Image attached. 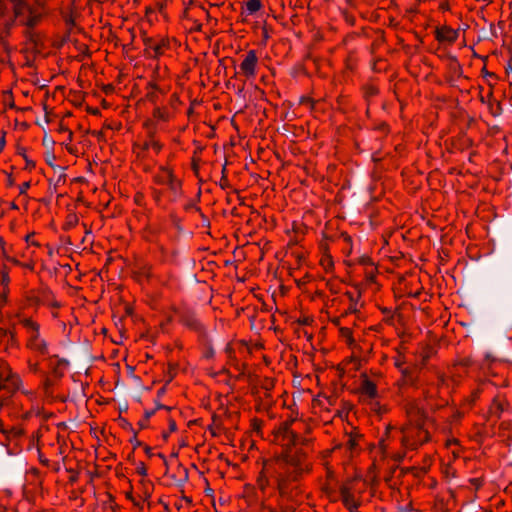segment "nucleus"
Returning <instances> with one entry per match:
<instances>
[{
  "label": "nucleus",
  "instance_id": "nucleus-34",
  "mask_svg": "<svg viewBox=\"0 0 512 512\" xmlns=\"http://www.w3.org/2000/svg\"><path fill=\"white\" fill-rule=\"evenodd\" d=\"M154 116H155V117H158V118H160V119H163V118H164V116H163V114H162V112L160 111V109H159V108H156V109L154 110Z\"/></svg>",
  "mask_w": 512,
  "mask_h": 512
},
{
  "label": "nucleus",
  "instance_id": "nucleus-11",
  "mask_svg": "<svg viewBox=\"0 0 512 512\" xmlns=\"http://www.w3.org/2000/svg\"><path fill=\"white\" fill-rule=\"evenodd\" d=\"M32 347L38 351H40L41 353H45L46 352V349H47V343L45 340H39V341H36V342H32Z\"/></svg>",
  "mask_w": 512,
  "mask_h": 512
},
{
  "label": "nucleus",
  "instance_id": "nucleus-8",
  "mask_svg": "<svg viewBox=\"0 0 512 512\" xmlns=\"http://www.w3.org/2000/svg\"><path fill=\"white\" fill-rule=\"evenodd\" d=\"M24 324L26 327L31 329L33 332L32 341L33 342L39 341L40 340L39 339V326L30 320H25Z\"/></svg>",
  "mask_w": 512,
  "mask_h": 512
},
{
  "label": "nucleus",
  "instance_id": "nucleus-16",
  "mask_svg": "<svg viewBox=\"0 0 512 512\" xmlns=\"http://www.w3.org/2000/svg\"><path fill=\"white\" fill-rule=\"evenodd\" d=\"M144 42H145L146 46H148L149 48L153 49L156 54H160L161 53V46L160 45H154L153 46L152 45V40L150 38H145Z\"/></svg>",
  "mask_w": 512,
  "mask_h": 512
},
{
  "label": "nucleus",
  "instance_id": "nucleus-25",
  "mask_svg": "<svg viewBox=\"0 0 512 512\" xmlns=\"http://www.w3.org/2000/svg\"><path fill=\"white\" fill-rule=\"evenodd\" d=\"M347 445L349 446L350 449H354L357 444H356L355 439H353L352 437H349V439L347 441Z\"/></svg>",
  "mask_w": 512,
  "mask_h": 512
},
{
  "label": "nucleus",
  "instance_id": "nucleus-22",
  "mask_svg": "<svg viewBox=\"0 0 512 512\" xmlns=\"http://www.w3.org/2000/svg\"><path fill=\"white\" fill-rule=\"evenodd\" d=\"M311 322H312V319H310L309 317H304V318L298 320V323L301 325H308Z\"/></svg>",
  "mask_w": 512,
  "mask_h": 512
},
{
  "label": "nucleus",
  "instance_id": "nucleus-54",
  "mask_svg": "<svg viewBox=\"0 0 512 512\" xmlns=\"http://www.w3.org/2000/svg\"><path fill=\"white\" fill-rule=\"evenodd\" d=\"M193 169H194L195 173H197V171H198V166H197L196 164H194V165H193Z\"/></svg>",
  "mask_w": 512,
  "mask_h": 512
},
{
  "label": "nucleus",
  "instance_id": "nucleus-2",
  "mask_svg": "<svg viewBox=\"0 0 512 512\" xmlns=\"http://www.w3.org/2000/svg\"><path fill=\"white\" fill-rule=\"evenodd\" d=\"M257 63V56L254 50H250L246 58L241 64V70L247 75V76H253L255 74V66Z\"/></svg>",
  "mask_w": 512,
  "mask_h": 512
},
{
  "label": "nucleus",
  "instance_id": "nucleus-33",
  "mask_svg": "<svg viewBox=\"0 0 512 512\" xmlns=\"http://www.w3.org/2000/svg\"><path fill=\"white\" fill-rule=\"evenodd\" d=\"M59 131H61V132H63V131H68V132H69V140H71V139H72V135H73V134H72V132H71V131H69V130L64 126V125L59 124Z\"/></svg>",
  "mask_w": 512,
  "mask_h": 512
},
{
  "label": "nucleus",
  "instance_id": "nucleus-5",
  "mask_svg": "<svg viewBox=\"0 0 512 512\" xmlns=\"http://www.w3.org/2000/svg\"><path fill=\"white\" fill-rule=\"evenodd\" d=\"M6 382L8 383V385H2L0 383V390L3 388H9L14 391V390H17L21 385V379L16 374H14V376Z\"/></svg>",
  "mask_w": 512,
  "mask_h": 512
},
{
  "label": "nucleus",
  "instance_id": "nucleus-45",
  "mask_svg": "<svg viewBox=\"0 0 512 512\" xmlns=\"http://www.w3.org/2000/svg\"><path fill=\"white\" fill-rule=\"evenodd\" d=\"M205 492L207 495L212 496L214 491L210 487H207Z\"/></svg>",
  "mask_w": 512,
  "mask_h": 512
},
{
  "label": "nucleus",
  "instance_id": "nucleus-21",
  "mask_svg": "<svg viewBox=\"0 0 512 512\" xmlns=\"http://www.w3.org/2000/svg\"><path fill=\"white\" fill-rule=\"evenodd\" d=\"M30 187V182H25L23 183L19 190H20V194H24L26 192V190Z\"/></svg>",
  "mask_w": 512,
  "mask_h": 512
},
{
  "label": "nucleus",
  "instance_id": "nucleus-46",
  "mask_svg": "<svg viewBox=\"0 0 512 512\" xmlns=\"http://www.w3.org/2000/svg\"><path fill=\"white\" fill-rule=\"evenodd\" d=\"M170 183H171V189H172L174 192H176V191H177V187H178V185H177V184H174V183L172 182V180H170Z\"/></svg>",
  "mask_w": 512,
  "mask_h": 512
},
{
  "label": "nucleus",
  "instance_id": "nucleus-29",
  "mask_svg": "<svg viewBox=\"0 0 512 512\" xmlns=\"http://www.w3.org/2000/svg\"><path fill=\"white\" fill-rule=\"evenodd\" d=\"M176 429H177V425H176L175 421L170 419L169 420V430L174 432V431H176Z\"/></svg>",
  "mask_w": 512,
  "mask_h": 512
},
{
  "label": "nucleus",
  "instance_id": "nucleus-39",
  "mask_svg": "<svg viewBox=\"0 0 512 512\" xmlns=\"http://www.w3.org/2000/svg\"><path fill=\"white\" fill-rule=\"evenodd\" d=\"M144 450H145V453H146L149 457L153 456V453H152L151 448H150L149 446H145V447H144Z\"/></svg>",
  "mask_w": 512,
  "mask_h": 512
},
{
  "label": "nucleus",
  "instance_id": "nucleus-27",
  "mask_svg": "<svg viewBox=\"0 0 512 512\" xmlns=\"http://www.w3.org/2000/svg\"><path fill=\"white\" fill-rule=\"evenodd\" d=\"M214 354H215V351H214V349L210 346V347H208V349H207V351H206V353H205V357H207V358H211V357H213V356H214Z\"/></svg>",
  "mask_w": 512,
  "mask_h": 512
},
{
  "label": "nucleus",
  "instance_id": "nucleus-30",
  "mask_svg": "<svg viewBox=\"0 0 512 512\" xmlns=\"http://www.w3.org/2000/svg\"><path fill=\"white\" fill-rule=\"evenodd\" d=\"M360 263H361V264H364V265H366V264H371V265H372V264H373V263H372V261H371V259H370V258H368V257H366V256H363V257L360 259Z\"/></svg>",
  "mask_w": 512,
  "mask_h": 512
},
{
  "label": "nucleus",
  "instance_id": "nucleus-14",
  "mask_svg": "<svg viewBox=\"0 0 512 512\" xmlns=\"http://www.w3.org/2000/svg\"><path fill=\"white\" fill-rule=\"evenodd\" d=\"M13 376L14 373L9 368H5L3 371L0 372V378L4 382L10 380Z\"/></svg>",
  "mask_w": 512,
  "mask_h": 512
},
{
  "label": "nucleus",
  "instance_id": "nucleus-57",
  "mask_svg": "<svg viewBox=\"0 0 512 512\" xmlns=\"http://www.w3.org/2000/svg\"><path fill=\"white\" fill-rule=\"evenodd\" d=\"M11 208L17 209L18 207H17V205L15 203H11Z\"/></svg>",
  "mask_w": 512,
  "mask_h": 512
},
{
  "label": "nucleus",
  "instance_id": "nucleus-19",
  "mask_svg": "<svg viewBox=\"0 0 512 512\" xmlns=\"http://www.w3.org/2000/svg\"><path fill=\"white\" fill-rule=\"evenodd\" d=\"M341 334L344 337H347L349 344H352L353 338L351 336V331L348 328H341Z\"/></svg>",
  "mask_w": 512,
  "mask_h": 512
},
{
  "label": "nucleus",
  "instance_id": "nucleus-35",
  "mask_svg": "<svg viewBox=\"0 0 512 512\" xmlns=\"http://www.w3.org/2000/svg\"><path fill=\"white\" fill-rule=\"evenodd\" d=\"M25 152H26L25 148H23V147H21V146H18V147H17V153H18L19 155H21L23 158H24V155H26V153H25Z\"/></svg>",
  "mask_w": 512,
  "mask_h": 512
},
{
  "label": "nucleus",
  "instance_id": "nucleus-63",
  "mask_svg": "<svg viewBox=\"0 0 512 512\" xmlns=\"http://www.w3.org/2000/svg\"><path fill=\"white\" fill-rule=\"evenodd\" d=\"M65 243L71 244L70 239H69V238H67V239L65 240Z\"/></svg>",
  "mask_w": 512,
  "mask_h": 512
},
{
  "label": "nucleus",
  "instance_id": "nucleus-1",
  "mask_svg": "<svg viewBox=\"0 0 512 512\" xmlns=\"http://www.w3.org/2000/svg\"><path fill=\"white\" fill-rule=\"evenodd\" d=\"M36 124L40 127H42L43 131H44V137H43V145L44 147H46L47 151L45 153V160H46V163L52 168L54 169L55 171H60L61 172V175L59 176V179L58 181L62 180L65 178V173L64 171L66 170L65 167H62V166H59V165H56L54 164V160H55V155L53 153V146L55 144V141L48 137V133L46 131V129L42 126L41 122L39 120L36 121Z\"/></svg>",
  "mask_w": 512,
  "mask_h": 512
},
{
  "label": "nucleus",
  "instance_id": "nucleus-51",
  "mask_svg": "<svg viewBox=\"0 0 512 512\" xmlns=\"http://www.w3.org/2000/svg\"><path fill=\"white\" fill-rule=\"evenodd\" d=\"M168 436H169V435H168V433H166V432H164V433L162 434V437H163V439H164V440H167V439H168Z\"/></svg>",
  "mask_w": 512,
  "mask_h": 512
},
{
  "label": "nucleus",
  "instance_id": "nucleus-58",
  "mask_svg": "<svg viewBox=\"0 0 512 512\" xmlns=\"http://www.w3.org/2000/svg\"><path fill=\"white\" fill-rule=\"evenodd\" d=\"M117 386H118V387H122V388H124V384H123V383H120L119 381L117 382Z\"/></svg>",
  "mask_w": 512,
  "mask_h": 512
},
{
  "label": "nucleus",
  "instance_id": "nucleus-20",
  "mask_svg": "<svg viewBox=\"0 0 512 512\" xmlns=\"http://www.w3.org/2000/svg\"><path fill=\"white\" fill-rule=\"evenodd\" d=\"M137 472L142 475V476H146L147 475V470H146V467L145 465L142 463V462H139L137 464Z\"/></svg>",
  "mask_w": 512,
  "mask_h": 512
},
{
  "label": "nucleus",
  "instance_id": "nucleus-32",
  "mask_svg": "<svg viewBox=\"0 0 512 512\" xmlns=\"http://www.w3.org/2000/svg\"><path fill=\"white\" fill-rule=\"evenodd\" d=\"M35 22H36V19L29 17V18H27V20L25 21V24H26L27 26L32 27V26H34V25H35Z\"/></svg>",
  "mask_w": 512,
  "mask_h": 512
},
{
  "label": "nucleus",
  "instance_id": "nucleus-3",
  "mask_svg": "<svg viewBox=\"0 0 512 512\" xmlns=\"http://www.w3.org/2000/svg\"><path fill=\"white\" fill-rule=\"evenodd\" d=\"M445 34L443 33V30L437 29L436 30V38L439 41H448L450 43H453L457 37H458V31L453 30L450 27H445Z\"/></svg>",
  "mask_w": 512,
  "mask_h": 512
},
{
  "label": "nucleus",
  "instance_id": "nucleus-40",
  "mask_svg": "<svg viewBox=\"0 0 512 512\" xmlns=\"http://www.w3.org/2000/svg\"><path fill=\"white\" fill-rule=\"evenodd\" d=\"M483 74L485 77H495L494 73L488 72L485 68L483 69Z\"/></svg>",
  "mask_w": 512,
  "mask_h": 512
},
{
  "label": "nucleus",
  "instance_id": "nucleus-38",
  "mask_svg": "<svg viewBox=\"0 0 512 512\" xmlns=\"http://www.w3.org/2000/svg\"><path fill=\"white\" fill-rule=\"evenodd\" d=\"M324 266L331 267L333 265V262L330 258H327L325 261L322 262Z\"/></svg>",
  "mask_w": 512,
  "mask_h": 512
},
{
  "label": "nucleus",
  "instance_id": "nucleus-7",
  "mask_svg": "<svg viewBox=\"0 0 512 512\" xmlns=\"http://www.w3.org/2000/svg\"><path fill=\"white\" fill-rule=\"evenodd\" d=\"M261 7L262 4L260 0H248L246 2V10L248 11L249 14H253L259 11Z\"/></svg>",
  "mask_w": 512,
  "mask_h": 512
},
{
  "label": "nucleus",
  "instance_id": "nucleus-31",
  "mask_svg": "<svg viewBox=\"0 0 512 512\" xmlns=\"http://www.w3.org/2000/svg\"><path fill=\"white\" fill-rule=\"evenodd\" d=\"M128 410V403L125 401L119 405L120 412H126Z\"/></svg>",
  "mask_w": 512,
  "mask_h": 512
},
{
  "label": "nucleus",
  "instance_id": "nucleus-12",
  "mask_svg": "<svg viewBox=\"0 0 512 512\" xmlns=\"http://www.w3.org/2000/svg\"><path fill=\"white\" fill-rule=\"evenodd\" d=\"M78 223V217L74 213H70L67 217V222L65 228H71L74 227Z\"/></svg>",
  "mask_w": 512,
  "mask_h": 512
},
{
  "label": "nucleus",
  "instance_id": "nucleus-56",
  "mask_svg": "<svg viewBox=\"0 0 512 512\" xmlns=\"http://www.w3.org/2000/svg\"><path fill=\"white\" fill-rule=\"evenodd\" d=\"M220 186H221L222 188L226 187V183H225V181H222V182L220 183Z\"/></svg>",
  "mask_w": 512,
  "mask_h": 512
},
{
  "label": "nucleus",
  "instance_id": "nucleus-47",
  "mask_svg": "<svg viewBox=\"0 0 512 512\" xmlns=\"http://www.w3.org/2000/svg\"><path fill=\"white\" fill-rule=\"evenodd\" d=\"M68 40V36L64 37L61 41H59L58 46H62Z\"/></svg>",
  "mask_w": 512,
  "mask_h": 512
},
{
  "label": "nucleus",
  "instance_id": "nucleus-43",
  "mask_svg": "<svg viewBox=\"0 0 512 512\" xmlns=\"http://www.w3.org/2000/svg\"><path fill=\"white\" fill-rule=\"evenodd\" d=\"M138 425H139V427H140L141 429H144V428H146V427H147V424H146V422H145V421H139V422H138Z\"/></svg>",
  "mask_w": 512,
  "mask_h": 512
},
{
  "label": "nucleus",
  "instance_id": "nucleus-13",
  "mask_svg": "<svg viewBox=\"0 0 512 512\" xmlns=\"http://www.w3.org/2000/svg\"><path fill=\"white\" fill-rule=\"evenodd\" d=\"M285 462L289 465H292L295 467L296 472L300 473L302 471V468L300 467L299 461L292 457H285Z\"/></svg>",
  "mask_w": 512,
  "mask_h": 512
},
{
  "label": "nucleus",
  "instance_id": "nucleus-44",
  "mask_svg": "<svg viewBox=\"0 0 512 512\" xmlns=\"http://www.w3.org/2000/svg\"><path fill=\"white\" fill-rule=\"evenodd\" d=\"M44 110H45V113H46L44 121H45L46 123H49V122H50V119H49V117H48V112H47V107H46V106H44Z\"/></svg>",
  "mask_w": 512,
  "mask_h": 512
},
{
  "label": "nucleus",
  "instance_id": "nucleus-64",
  "mask_svg": "<svg viewBox=\"0 0 512 512\" xmlns=\"http://www.w3.org/2000/svg\"><path fill=\"white\" fill-rule=\"evenodd\" d=\"M9 106H10L11 108H14V107H15V105H14V103H13L12 101H11V104H9Z\"/></svg>",
  "mask_w": 512,
  "mask_h": 512
},
{
  "label": "nucleus",
  "instance_id": "nucleus-23",
  "mask_svg": "<svg viewBox=\"0 0 512 512\" xmlns=\"http://www.w3.org/2000/svg\"><path fill=\"white\" fill-rule=\"evenodd\" d=\"M188 480V471L184 469V477L178 481V485L182 486Z\"/></svg>",
  "mask_w": 512,
  "mask_h": 512
},
{
  "label": "nucleus",
  "instance_id": "nucleus-37",
  "mask_svg": "<svg viewBox=\"0 0 512 512\" xmlns=\"http://www.w3.org/2000/svg\"><path fill=\"white\" fill-rule=\"evenodd\" d=\"M23 9H26L29 12V7L23 5ZM23 14L22 7L17 8V15L20 16Z\"/></svg>",
  "mask_w": 512,
  "mask_h": 512
},
{
  "label": "nucleus",
  "instance_id": "nucleus-53",
  "mask_svg": "<svg viewBox=\"0 0 512 512\" xmlns=\"http://www.w3.org/2000/svg\"><path fill=\"white\" fill-rule=\"evenodd\" d=\"M158 456H159L160 458H162L164 461H166V460H165V457H164V455H163V454L159 453V454H158ZM165 464H167V462H165Z\"/></svg>",
  "mask_w": 512,
  "mask_h": 512
},
{
  "label": "nucleus",
  "instance_id": "nucleus-62",
  "mask_svg": "<svg viewBox=\"0 0 512 512\" xmlns=\"http://www.w3.org/2000/svg\"><path fill=\"white\" fill-rule=\"evenodd\" d=\"M22 127H23V128H27V127H28V124H27V123H23V124H22Z\"/></svg>",
  "mask_w": 512,
  "mask_h": 512
},
{
  "label": "nucleus",
  "instance_id": "nucleus-41",
  "mask_svg": "<svg viewBox=\"0 0 512 512\" xmlns=\"http://www.w3.org/2000/svg\"><path fill=\"white\" fill-rule=\"evenodd\" d=\"M165 391H166L165 387L160 388V389L158 390V392H157V396H158V397L163 396V395H164V393H165Z\"/></svg>",
  "mask_w": 512,
  "mask_h": 512
},
{
  "label": "nucleus",
  "instance_id": "nucleus-59",
  "mask_svg": "<svg viewBox=\"0 0 512 512\" xmlns=\"http://www.w3.org/2000/svg\"><path fill=\"white\" fill-rule=\"evenodd\" d=\"M280 491H281L282 495H286V492L284 491V489L282 487H280Z\"/></svg>",
  "mask_w": 512,
  "mask_h": 512
},
{
  "label": "nucleus",
  "instance_id": "nucleus-55",
  "mask_svg": "<svg viewBox=\"0 0 512 512\" xmlns=\"http://www.w3.org/2000/svg\"><path fill=\"white\" fill-rule=\"evenodd\" d=\"M220 186H221L222 188L226 187V183H225V181H222V182L220 183Z\"/></svg>",
  "mask_w": 512,
  "mask_h": 512
},
{
  "label": "nucleus",
  "instance_id": "nucleus-48",
  "mask_svg": "<svg viewBox=\"0 0 512 512\" xmlns=\"http://www.w3.org/2000/svg\"><path fill=\"white\" fill-rule=\"evenodd\" d=\"M2 281H3V283L7 284V283H8V281H9V277H8V275H4V276H3V280H2Z\"/></svg>",
  "mask_w": 512,
  "mask_h": 512
},
{
  "label": "nucleus",
  "instance_id": "nucleus-17",
  "mask_svg": "<svg viewBox=\"0 0 512 512\" xmlns=\"http://www.w3.org/2000/svg\"><path fill=\"white\" fill-rule=\"evenodd\" d=\"M133 433V436L131 437V439L129 440L130 443L133 444L134 448L136 447H140L142 446V442H140L138 439H137V432L133 429V431H131Z\"/></svg>",
  "mask_w": 512,
  "mask_h": 512
},
{
  "label": "nucleus",
  "instance_id": "nucleus-60",
  "mask_svg": "<svg viewBox=\"0 0 512 512\" xmlns=\"http://www.w3.org/2000/svg\"><path fill=\"white\" fill-rule=\"evenodd\" d=\"M139 387H140L141 389H143V390H149V388H148V387H144V386H142V384H141Z\"/></svg>",
  "mask_w": 512,
  "mask_h": 512
},
{
  "label": "nucleus",
  "instance_id": "nucleus-28",
  "mask_svg": "<svg viewBox=\"0 0 512 512\" xmlns=\"http://www.w3.org/2000/svg\"><path fill=\"white\" fill-rule=\"evenodd\" d=\"M5 144H6L5 132H3L2 137L0 138V152L4 149Z\"/></svg>",
  "mask_w": 512,
  "mask_h": 512
},
{
  "label": "nucleus",
  "instance_id": "nucleus-49",
  "mask_svg": "<svg viewBox=\"0 0 512 512\" xmlns=\"http://www.w3.org/2000/svg\"><path fill=\"white\" fill-rule=\"evenodd\" d=\"M89 111H90L92 114H95V115L99 114V110H98V109H90Z\"/></svg>",
  "mask_w": 512,
  "mask_h": 512
},
{
  "label": "nucleus",
  "instance_id": "nucleus-36",
  "mask_svg": "<svg viewBox=\"0 0 512 512\" xmlns=\"http://www.w3.org/2000/svg\"><path fill=\"white\" fill-rule=\"evenodd\" d=\"M8 332L2 328H0V341H2L3 338L7 337Z\"/></svg>",
  "mask_w": 512,
  "mask_h": 512
},
{
  "label": "nucleus",
  "instance_id": "nucleus-10",
  "mask_svg": "<svg viewBox=\"0 0 512 512\" xmlns=\"http://www.w3.org/2000/svg\"><path fill=\"white\" fill-rule=\"evenodd\" d=\"M182 321L186 326L192 329H197L199 327L198 321L190 315H184Z\"/></svg>",
  "mask_w": 512,
  "mask_h": 512
},
{
  "label": "nucleus",
  "instance_id": "nucleus-52",
  "mask_svg": "<svg viewBox=\"0 0 512 512\" xmlns=\"http://www.w3.org/2000/svg\"><path fill=\"white\" fill-rule=\"evenodd\" d=\"M225 171H226V165H224V166H223V169H222L223 180H225V176H224Z\"/></svg>",
  "mask_w": 512,
  "mask_h": 512
},
{
  "label": "nucleus",
  "instance_id": "nucleus-42",
  "mask_svg": "<svg viewBox=\"0 0 512 512\" xmlns=\"http://www.w3.org/2000/svg\"><path fill=\"white\" fill-rule=\"evenodd\" d=\"M7 184H8L9 186H12V185L14 184V180H13V178L11 177V175H8Z\"/></svg>",
  "mask_w": 512,
  "mask_h": 512
},
{
  "label": "nucleus",
  "instance_id": "nucleus-9",
  "mask_svg": "<svg viewBox=\"0 0 512 512\" xmlns=\"http://www.w3.org/2000/svg\"><path fill=\"white\" fill-rule=\"evenodd\" d=\"M155 404H156V408L155 409H153V410H146L145 411V413H144L145 420L150 419L155 414V411L158 410V409H166V410H170L171 409L170 407L161 404L158 400H155Z\"/></svg>",
  "mask_w": 512,
  "mask_h": 512
},
{
  "label": "nucleus",
  "instance_id": "nucleus-50",
  "mask_svg": "<svg viewBox=\"0 0 512 512\" xmlns=\"http://www.w3.org/2000/svg\"><path fill=\"white\" fill-rule=\"evenodd\" d=\"M410 511V507L409 506H406L404 508H402V512H408Z\"/></svg>",
  "mask_w": 512,
  "mask_h": 512
},
{
  "label": "nucleus",
  "instance_id": "nucleus-6",
  "mask_svg": "<svg viewBox=\"0 0 512 512\" xmlns=\"http://www.w3.org/2000/svg\"><path fill=\"white\" fill-rule=\"evenodd\" d=\"M281 429L284 438H287L289 440V443L294 445L297 441V434L289 429V424L285 423Z\"/></svg>",
  "mask_w": 512,
  "mask_h": 512
},
{
  "label": "nucleus",
  "instance_id": "nucleus-61",
  "mask_svg": "<svg viewBox=\"0 0 512 512\" xmlns=\"http://www.w3.org/2000/svg\"><path fill=\"white\" fill-rule=\"evenodd\" d=\"M171 456H172V457H177V456H178V453H177V452H174V453H172V455H171Z\"/></svg>",
  "mask_w": 512,
  "mask_h": 512
},
{
  "label": "nucleus",
  "instance_id": "nucleus-18",
  "mask_svg": "<svg viewBox=\"0 0 512 512\" xmlns=\"http://www.w3.org/2000/svg\"><path fill=\"white\" fill-rule=\"evenodd\" d=\"M118 420L122 428L127 429L129 431H133L132 425L126 419L119 417Z\"/></svg>",
  "mask_w": 512,
  "mask_h": 512
},
{
  "label": "nucleus",
  "instance_id": "nucleus-15",
  "mask_svg": "<svg viewBox=\"0 0 512 512\" xmlns=\"http://www.w3.org/2000/svg\"><path fill=\"white\" fill-rule=\"evenodd\" d=\"M127 371H128V375L135 381V383L138 386H140L141 385V379H140L139 376L134 374V367L130 366V365H127Z\"/></svg>",
  "mask_w": 512,
  "mask_h": 512
},
{
  "label": "nucleus",
  "instance_id": "nucleus-4",
  "mask_svg": "<svg viewBox=\"0 0 512 512\" xmlns=\"http://www.w3.org/2000/svg\"><path fill=\"white\" fill-rule=\"evenodd\" d=\"M360 390L363 394H365L366 396H368L371 399L377 397L376 385L371 380H369L366 376L363 378Z\"/></svg>",
  "mask_w": 512,
  "mask_h": 512
},
{
  "label": "nucleus",
  "instance_id": "nucleus-24",
  "mask_svg": "<svg viewBox=\"0 0 512 512\" xmlns=\"http://www.w3.org/2000/svg\"><path fill=\"white\" fill-rule=\"evenodd\" d=\"M509 54H510V58H512V52L510 49H509ZM510 61H511V59H509L508 64L505 68V70L508 74L512 73V65H511Z\"/></svg>",
  "mask_w": 512,
  "mask_h": 512
},
{
  "label": "nucleus",
  "instance_id": "nucleus-26",
  "mask_svg": "<svg viewBox=\"0 0 512 512\" xmlns=\"http://www.w3.org/2000/svg\"><path fill=\"white\" fill-rule=\"evenodd\" d=\"M24 160L26 161L27 167L33 168L35 167V162L24 155Z\"/></svg>",
  "mask_w": 512,
  "mask_h": 512
}]
</instances>
